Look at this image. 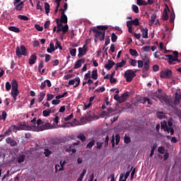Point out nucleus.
Returning a JSON list of instances; mask_svg holds the SVG:
<instances>
[{
	"instance_id": "obj_33",
	"label": "nucleus",
	"mask_w": 181,
	"mask_h": 181,
	"mask_svg": "<svg viewBox=\"0 0 181 181\" xmlns=\"http://www.w3.org/2000/svg\"><path fill=\"white\" fill-rule=\"evenodd\" d=\"M69 125L71 127H74V125H78V121L77 119H74L72 123L71 122H67Z\"/></svg>"
},
{
	"instance_id": "obj_5",
	"label": "nucleus",
	"mask_w": 181,
	"mask_h": 181,
	"mask_svg": "<svg viewBox=\"0 0 181 181\" xmlns=\"http://www.w3.org/2000/svg\"><path fill=\"white\" fill-rule=\"evenodd\" d=\"M172 70L170 69H166V70H163L161 71L160 73V78H172Z\"/></svg>"
},
{
	"instance_id": "obj_24",
	"label": "nucleus",
	"mask_w": 181,
	"mask_h": 181,
	"mask_svg": "<svg viewBox=\"0 0 181 181\" xmlns=\"http://www.w3.org/2000/svg\"><path fill=\"white\" fill-rule=\"evenodd\" d=\"M136 4L139 6H148V3H146L144 0H136Z\"/></svg>"
},
{
	"instance_id": "obj_54",
	"label": "nucleus",
	"mask_w": 181,
	"mask_h": 181,
	"mask_svg": "<svg viewBox=\"0 0 181 181\" xmlns=\"http://www.w3.org/2000/svg\"><path fill=\"white\" fill-rule=\"evenodd\" d=\"M57 28H63V23L60 22V19L57 18L56 19Z\"/></svg>"
},
{
	"instance_id": "obj_40",
	"label": "nucleus",
	"mask_w": 181,
	"mask_h": 181,
	"mask_svg": "<svg viewBox=\"0 0 181 181\" xmlns=\"http://www.w3.org/2000/svg\"><path fill=\"white\" fill-rule=\"evenodd\" d=\"M18 19H21V21H29L28 17L26 16L18 15Z\"/></svg>"
},
{
	"instance_id": "obj_41",
	"label": "nucleus",
	"mask_w": 181,
	"mask_h": 181,
	"mask_svg": "<svg viewBox=\"0 0 181 181\" xmlns=\"http://www.w3.org/2000/svg\"><path fill=\"white\" fill-rule=\"evenodd\" d=\"M147 101H148V98L146 97H144L139 99V103H141V104H146Z\"/></svg>"
},
{
	"instance_id": "obj_62",
	"label": "nucleus",
	"mask_w": 181,
	"mask_h": 181,
	"mask_svg": "<svg viewBox=\"0 0 181 181\" xmlns=\"http://www.w3.org/2000/svg\"><path fill=\"white\" fill-rule=\"evenodd\" d=\"M42 115L44 117H49L50 115V113L48 110H43Z\"/></svg>"
},
{
	"instance_id": "obj_12",
	"label": "nucleus",
	"mask_w": 181,
	"mask_h": 181,
	"mask_svg": "<svg viewBox=\"0 0 181 181\" xmlns=\"http://www.w3.org/2000/svg\"><path fill=\"white\" fill-rule=\"evenodd\" d=\"M165 57L168 58V64L172 65V64H176V63H174L173 62H176V57H175L173 55L170 54H166L165 55Z\"/></svg>"
},
{
	"instance_id": "obj_21",
	"label": "nucleus",
	"mask_w": 181,
	"mask_h": 181,
	"mask_svg": "<svg viewBox=\"0 0 181 181\" xmlns=\"http://www.w3.org/2000/svg\"><path fill=\"white\" fill-rule=\"evenodd\" d=\"M8 30H11V32H14L15 33H19V32H21V29L15 26L8 27Z\"/></svg>"
},
{
	"instance_id": "obj_47",
	"label": "nucleus",
	"mask_w": 181,
	"mask_h": 181,
	"mask_svg": "<svg viewBox=\"0 0 181 181\" xmlns=\"http://www.w3.org/2000/svg\"><path fill=\"white\" fill-rule=\"evenodd\" d=\"M35 28L38 32H43V27L40 26V25L35 24Z\"/></svg>"
},
{
	"instance_id": "obj_1",
	"label": "nucleus",
	"mask_w": 181,
	"mask_h": 181,
	"mask_svg": "<svg viewBox=\"0 0 181 181\" xmlns=\"http://www.w3.org/2000/svg\"><path fill=\"white\" fill-rule=\"evenodd\" d=\"M108 29V25H98L92 29V32L95 33V37H98L100 42L105 39V31Z\"/></svg>"
},
{
	"instance_id": "obj_11",
	"label": "nucleus",
	"mask_w": 181,
	"mask_h": 181,
	"mask_svg": "<svg viewBox=\"0 0 181 181\" xmlns=\"http://www.w3.org/2000/svg\"><path fill=\"white\" fill-rule=\"evenodd\" d=\"M114 66H115V62L112 60L108 59L107 64L105 65V69L107 70H111Z\"/></svg>"
},
{
	"instance_id": "obj_7",
	"label": "nucleus",
	"mask_w": 181,
	"mask_h": 181,
	"mask_svg": "<svg viewBox=\"0 0 181 181\" xmlns=\"http://www.w3.org/2000/svg\"><path fill=\"white\" fill-rule=\"evenodd\" d=\"M69 86H74V88H77V87H78V86H80V78L76 77L74 79L70 80L69 81Z\"/></svg>"
},
{
	"instance_id": "obj_18",
	"label": "nucleus",
	"mask_w": 181,
	"mask_h": 181,
	"mask_svg": "<svg viewBox=\"0 0 181 181\" xmlns=\"http://www.w3.org/2000/svg\"><path fill=\"white\" fill-rule=\"evenodd\" d=\"M148 28H141V31L142 33V37L144 39H148Z\"/></svg>"
},
{
	"instance_id": "obj_35",
	"label": "nucleus",
	"mask_w": 181,
	"mask_h": 181,
	"mask_svg": "<svg viewBox=\"0 0 181 181\" xmlns=\"http://www.w3.org/2000/svg\"><path fill=\"white\" fill-rule=\"evenodd\" d=\"M11 134H12V130L8 128L4 134H2L4 136V138L5 139V136H9V135H11Z\"/></svg>"
},
{
	"instance_id": "obj_43",
	"label": "nucleus",
	"mask_w": 181,
	"mask_h": 181,
	"mask_svg": "<svg viewBox=\"0 0 181 181\" xmlns=\"http://www.w3.org/2000/svg\"><path fill=\"white\" fill-rule=\"evenodd\" d=\"M11 131H13L14 132H16L17 131H19V127L12 124L11 127H10Z\"/></svg>"
},
{
	"instance_id": "obj_52",
	"label": "nucleus",
	"mask_w": 181,
	"mask_h": 181,
	"mask_svg": "<svg viewBox=\"0 0 181 181\" xmlns=\"http://www.w3.org/2000/svg\"><path fill=\"white\" fill-rule=\"evenodd\" d=\"M158 151L161 153V155H163V153H165V147L163 146H160L158 148Z\"/></svg>"
},
{
	"instance_id": "obj_8",
	"label": "nucleus",
	"mask_w": 181,
	"mask_h": 181,
	"mask_svg": "<svg viewBox=\"0 0 181 181\" xmlns=\"http://www.w3.org/2000/svg\"><path fill=\"white\" fill-rule=\"evenodd\" d=\"M86 53H87V47H86V45H84L83 48L82 47L78 48V57L79 59H81V57H83V56L86 55Z\"/></svg>"
},
{
	"instance_id": "obj_2",
	"label": "nucleus",
	"mask_w": 181,
	"mask_h": 181,
	"mask_svg": "<svg viewBox=\"0 0 181 181\" xmlns=\"http://www.w3.org/2000/svg\"><path fill=\"white\" fill-rule=\"evenodd\" d=\"M124 77L127 83H131L134 80V78L136 77V71H134L132 69H128L124 73Z\"/></svg>"
},
{
	"instance_id": "obj_53",
	"label": "nucleus",
	"mask_w": 181,
	"mask_h": 181,
	"mask_svg": "<svg viewBox=\"0 0 181 181\" xmlns=\"http://www.w3.org/2000/svg\"><path fill=\"white\" fill-rule=\"evenodd\" d=\"M132 9L135 13H138L139 12V8L136 5H133Z\"/></svg>"
},
{
	"instance_id": "obj_30",
	"label": "nucleus",
	"mask_w": 181,
	"mask_h": 181,
	"mask_svg": "<svg viewBox=\"0 0 181 181\" xmlns=\"http://www.w3.org/2000/svg\"><path fill=\"white\" fill-rule=\"evenodd\" d=\"M129 53L132 56H134V57H138V51L134 49H129Z\"/></svg>"
},
{
	"instance_id": "obj_50",
	"label": "nucleus",
	"mask_w": 181,
	"mask_h": 181,
	"mask_svg": "<svg viewBox=\"0 0 181 181\" xmlns=\"http://www.w3.org/2000/svg\"><path fill=\"white\" fill-rule=\"evenodd\" d=\"M129 64H131L133 67H136V60L130 59Z\"/></svg>"
},
{
	"instance_id": "obj_17",
	"label": "nucleus",
	"mask_w": 181,
	"mask_h": 181,
	"mask_svg": "<svg viewBox=\"0 0 181 181\" xmlns=\"http://www.w3.org/2000/svg\"><path fill=\"white\" fill-rule=\"evenodd\" d=\"M127 64V61L122 59L121 62H118L115 64V70H118L119 67H124Z\"/></svg>"
},
{
	"instance_id": "obj_16",
	"label": "nucleus",
	"mask_w": 181,
	"mask_h": 181,
	"mask_svg": "<svg viewBox=\"0 0 181 181\" xmlns=\"http://www.w3.org/2000/svg\"><path fill=\"white\" fill-rule=\"evenodd\" d=\"M149 71V60L144 62V66L142 69V73H148Z\"/></svg>"
},
{
	"instance_id": "obj_19",
	"label": "nucleus",
	"mask_w": 181,
	"mask_h": 181,
	"mask_svg": "<svg viewBox=\"0 0 181 181\" xmlns=\"http://www.w3.org/2000/svg\"><path fill=\"white\" fill-rule=\"evenodd\" d=\"M81 63H84V59H80L77 60L74 69H80V67H81Z\"/></svg>"
},
{
	"instance_id": "obj_9",
	"label": "nucleus",
	"mask_w": 181,
	"mask_h": 181,
	"mask_svg": "<svg viewBox=\"0 0 181 181\" xmlns=\"http://www.w3.org/2000/svg\"><path fill=\"white\" fill-rule=\"evenodd\" d=\"M180 100H181V93L179 92V90H177L175 92V95L174 98L175 105H179V104H180Z\"/></svg>"
},
{
	"instance_id": "obj_26",
	"label": "nucleus",
	"mask_w": 181,
	"mask_h": 181,
	"mask_svg": "<svg viewBox=\"0 0 181 181\" xmlns=\"http://www.w3.org/2000/svg\"><path fill=\"white\" fill-rule=\"evenodd\" d=\"M91 78H93V80H97V78H98V72L97 69L92 71Z\"/></svg>"
},
{
	"instance_id": "obj_28",
	"label": "nucleus",
	"mask_w": 181,
	"mask_h": 181,
	"mask_svg": "<svg viewBox=\"0 0 181 181\" xmlns=\"http://www.w3.org/2000/svg\"><path fill=\"white\" fill-rule=\"evenodd\" d=\"M45 9L46 15H49L50 12V4H49V3L47 2L45 3Z\"/></svg>"
},
{
	"instance_id": "obj_57",
	"label": "nucleus",
	"mask_w": 181,
	"mask_h": 181,
	"mask_svg": "<svg viewBox=\"0 0 181 181\" xmlns=\"http://www.w3.org/2000/svg\"><path fill=\"white\" fill-rule=\"evenodd\" d=\"M52 59V56H50V54H45V63H49V62H50Z\"/></svg>"
},
{
	"instance_id": "obj_3",
	"label": "nucleus",
	"mask_w": 181,
	"mask_h": 181,
	"mask_svg": "<svg viewBox=\"0 0 181 181\" xmlns=\"http://www.w3.org/2000/svg\"><path fill=\"white\" fill-rule=\"evenodd\" d=\"M16 54L17 57H22V56H28V52H26V47L25 45H21L16 47Z\"/></svg>"
},
{
	"instance_id": "obj_25",
	"label": "nucleus",
	"mask_w": 181,
	"mask_h": 181,
	"mask_svg": "<svg viewBox=\"0 0 181 181\" xmlns=\"http://www.w3.org/2000/svg\"><path fill=\"white\" fill-rule=\"evenodd\" d=\"M78 139H80L81 142H86V140L87 138L84 136L83 133H80L79 134L77 135Z\"/></svg>"
},
{
	"instance_id": "obj_27",
	"label": "nucleus",
	"mask_w": 181,
	"mask_h": 181,
	"mask_svg": "<svg viewBox=\"0 0 181 181\" xmlns=\"http://www.w3.org/2000/svg\"><path fill=\"white\" fill-rule=\"evenodd\" d=\"M94 145H95V140L91 139L90 141L86 145V148H88V149H91V148H93Z\"/></svg>"
},
{
	"instance_id": "obj_51",
	"label": "nucleus",
	"mask_w": 181,
	"mask_h": 181,
	"mask_svg": "<svg viewBox=\"0 0 181 181\" xmlns=\"http://www.w3.org/2000/svg\"><path fill=\"white\" fill-rule=\"evenodd\" d=\"M132 169H134V166H132L131 168V170L129 171H127V173H125V175L124 174V179L127 180V179H128V177L129 176L130 173H131V170H132Z\"/></svg>"
},
{
	"instance_id": "obj_4",
	"label": "nucleus",
	"mask_w": 181,
	"mask_h": 181,
	"mask_svg": "<svg viewBox=\"0 0 181 181\" xmlns=\"http://www.w3.org/2000/svg\"><path fill=\"white\" fill-rule=\"evenodd\" d=\"M11 95H19V90L18 89V81L16 79H13L11 81Z\"/></svg>"
},
{
	"instance_id": "obj_56",
	"label": "nucleus",
	"mask_w": 181,
	"mask_h": 181,
	"mask_svg": "<svg viewBox=\"0 0 181 181\" xmlns=\"http://www.w3.org/2000/svg\"><path fill=\"white\" fill-rule=\"evenodd\" d=\"M11 88H12V85H11V83L6 82V91H10Z\"/></svg>"
},
{
	"instance_id": "obj_36",
	"label": "nucleus",
	"mask_w": 181,
	"mask_h": 181,
	"mask_svg": "<svg viewBox=\"0 0 181 181\" xmlns=\"http://www.w3.org/2000/svg\"><path fill=\"white\" fill-rule=\"evenodd\" d=\"M70 54L72 57H76V53H77V49L76 48L69 49Z\"/></svg>"
},
{
	"instance_id": "obj_31",
	"label": "nucleus",
	"mask_w": 181,
	"mask_h": 181,
	"mask_svg": "<svg viewBox=\"0 0 181 181\" xmlns=\"http://www.w3.org/2000/svg\"><path fill=\"white\" fill-rule=\"evenodd\" d=\"M156 115L159 119H163L165 118V113L163 112H157Z\"/></svg>"
},
{
	"instance_id": "obj_15",
	"label": "nucleus",
	"mask_w": 181,
	"mask_h": 181,
	"mask_svg": "<svg viewBox=\"0 0 181 181\" xmlns=\"http://www.w3.org/2000/svg\"><path fill=\"white\" fill-rule=\"evenodd\" d=\"M25 159H26V155L20 154L17 157V162H18V163H23V162H25Z\"/></svg>"
},
{
	"instance_id": "obj_20",
	"label": "nucleus",
	"mask_w": 181,
	"mask_h": 181,
	"mask_svg": "<svg viewBox=\"0 0 181 181\" xmlns=\"http://www.w3.org/2000/svg\"><path fill=\"white\" fill-rule=\"evenodd\" d=\"M129 97V95H128V92L124 93L121 96H120V103H124Z\"/></svg>"
},
{
	"instance_id": "obj_32",
	"label": "nucleus",
	"mask_w": 181,
	"mask_h": 181,
	"mask_svg": "<svg viewBox=\"0 0 181 181\" xmlns=\"http://www.w3.org/2000/svg\"><path fill=\"white\" fill-rule=\"evenodd\" d=\"M56 44H55V49H59V50H63V47H62V44L60 42H59L58 40H56Z\"/></svg>"
},
{
	"instance_id": "obj_42",
	"label": "nucleus",
	"mask_w": 181,
	"mask_h": 181,
	"mask_svg": "<svg viewBox=\"0 0 181 181\" xmlns=\"http://www.w3.org/2000/svg\"><path fill=\"white\" fill-rule=\"evenodd\" d=\"M132 25H134V26H139V19L135 18L134 20H132Z\"/></svg>"
},
{
	"instance_id": "obj_10",
	"label": "nucleus",
	"mask_w": 181,
	"mask_h": 181,
	"mask_svg": "<svg viewBox=\"0 0 181 181\" xmlns=\"http://www.w3.org/2000/svg\"><path fill=\"white\" fill-rule=\"evenodd\" d=\"M13 5L15 6L14 9L21 11H22V9H23V6H25V3L23 1H21L18 4L13 3Z\"/></svg>"
},
{
	"instance_id": "obj_39",
	"label": "nucleus",
	"mask_w": 181,
	"mask_h": 181,
	"mask_svg": "<svg viewBox=\"0 0 181 181\" xmlns=\"http://www.w3.org/2000/svg\"><path fill=\"white\" fill-rule=\"evenodd\" d=\"M117 39H118V36L115 35L114 33H112L111 40L113 43L117 42Z\"/></svg>"
},
{
	"instance_id": "obj_45",
	"label": "nucleus",
	"mask_w": 181,
	"mask_h": 181,
	"mask_svg": "<svg viewBox=\"0 0 181 181\" xmlns=\"http://www.w3.org/2000/svg\"><path fill=\"white\" fill-rule=\"evenodd\" d=\"M68 93L65 92L62 95H59L55 97L56 100H60V98H64L67 95Z\"/></svg>"
},
{
	"instance_id": "obj_38",
	"label": "nucleus",
	"mask_w": 181,
	"mask_h": 181,
	"mask_svg": "<svg viewBox=\"0 0 181 181\" xmlns=\"http://www.w3.org/2000/svg\"><path fill=\"white\" fill-rule=\"evenodd\" d=\"M104 91H105V87L102 86V87L98 88L95 90V93H104Z\"/></svg>"
},
{
	"instance_id": "obj_55",
	"label": "nucleus",
	"mask_w": 181,
	"mask_h": 181,
	"mask_svg": "<svg viewBox=\"0 0 181 181\" xmlns=\"http://www.w3.org/2000/svg\"><path fill=\"white\" fill-rule=\"evenodd\" d=\"M54 95L52 94H47V101H52L53 100Z\"/></svg>"
},
{
	"instance_id": "obj_23",
	"label": "nucleus",
	"mask_w": 181,
	"mask_h": 181,
	"mask_svg": "<svg viewBox=\"0 0 181 181\" xmlns=\"http://www.w3.org/2000/svg\"><path fill=\"white\" fill-rule=\"evenodd\" d=\"M162 19L163 21H168L169 19V14H168V10H166V8L163 10Z\"/></svg>"
},
{
	"instance_id": "obj_63",
	"label": "nucleus",
	"mask_w": 181,
	"mask_h": 181,
	"mask_svg": "<svg viewBox=\"0 0 181 181\" xmlns=\"http://www.w3.org/2000/svg\"><path fill=\"white\" fill-rule=\"evenodd\" d=\"M73 117H74V116L73 115V113H71L66 117H64V121H70V119H71V118H73Z\"/></svg>"
},
{
	"instance_id": "obj_59",
	"label": "nucleus",
	"mask_w": 181,
	"mask_h": 181,
	"mask_svg": "<svg viewBox=\"0 0 181 181\" xmlns=\"http://www.w3.org/2000/svg\"><path fill=\"white\" fill-rule=\"evenodd\" d=\"M170 23H173V22H175V14L174 13H170Z\"/></svg>"
},
{
	"instance_id": "obj_48",
	"label": "nucleus",
	"mask_w": 181,
	"mask_h": 181,
	"mask_svg": "<svg viewBox=\"0 0 181 181\" xmlns=\"http://www.w3.org/2000/svg\"><path fill=\"white\" fill-rule=\"evenodd\" d=\"M168 124L166 123V122H164L163 123H161V129H164V131L166 132V130L168 129Z\"/></svg>"
},
{
	"instance_id": "obj_61",
	"label": "nucleus",
	"mask_w": 181,
	"mask_h": 181,
	"mask_svg": "<svg viewBox=\"0 0 181 181\" xmlns=\"http://www.w3.org/2000/svg\"><path fill=\"white\" fill-rule=\"evenodd\" d=\"M52 104L53 105H59V104H60V100L59 99H57V100H53L52 101Z\"/></svg>"
},
{
	"instance_id": "obj_37",
	"label": "nucleus",
	"mask_w": 181,
	"mask_h": 181,
	"mask_svg": "<svg viewBox=\"0 0 181 181\" xmlns=\"http://www.w3.org/2000/svg\"><path fill=\"white\" fill-rule=\"evenodd\" d=\"M44 155L47 157V158H49L50 156V155H52V151L46 148L45 149V151H44Z\"/></svg>"
},
{
	"instance_id": "obj_44",
	"label": "nucleus",
	"mask_w": 181,
	"mask_h": 181,
	"mask_svg": "<svg viewBox=\"0 0 181 181\" xmlns=\"http://www.w3.org/2000/svg\"><path fill=\"white\" fill-rule=\"evenodd\" d=\"M124 144H130V142H131V137L125 135L124 136Z\"/></svg>"
},
{
	"instance_id": "obj_6",
	"label": "nucleus",
	"mask_w": 181,
	"mask_h": 181,
	"mask_svg": "<svg viewBox=\"0 0 181 181\" xmlns=\"http://www.w3.org/2000/svg\"><path fill=\"white\" fill-rule=\"evenodd\" d=\"M121 139V135L119 134H116L115 136L113 134L112 136V139H111V144H112V147L115 148V144L116 145H118L119 144V141Z\"/></svg>"
},
{
	"instance_id": "obj_46",
	"label": "nucleus",
	"mask_w": 181,
	"mask_h": 181,
	"mask_svg": "<svg viewBox=\"0 0 181 181\" xmlns=\"http://www.w3.org/2000/svg\"><path fill=\"white\" fill-rule=\"evenodd\" d=\"M156 20V13H153L151 15V24H150L151 26H152L153 23H155V21Z\"/></svg>"
},
{
	"instance_id": "obj_29",
	"label": "nucleus",
	"mask_w": 181,
	"mask_h": 181,
	"mask_svg": "<svg viewBox=\"0 0 181 181\" xmlns=\"http://www.w3.org/2000/svg\"><path fill=\"white\" fill-rule=\"evenodd\" d=\"M153 97H156V98H158V100H160L161 103H163V101H165V98L160 96V95H158V92L153 93Z\"/></svg>"
},
{
	"instance_id": "obj_34",
	"label": "nucleus",
	"mask_w": 181,
	"mask_h": 181,
	"mask_svg": "<svg viewBox=\"0 0 181 181\" xmlns=\"http://www.w3.org/2000/svg\"><path fill=\"white\" fill-rule=\"evenodd\" d=\"M59 21L61 23H67V16H61Z\"/></svg>"
},
{
	"instance_id": "obj_14",
	"label": "nucleus",
	"mask_w": 181,
	"mask_h": 181,
	"mask_svg": "<svg viewBox=\"0 0 181 181\" xmlns=\"http://www.w3.org/2000/svg\"><path fill=\"white\" fill-rule=\"evenodd\" d=\"M40 130L45 131L46 129H52V124L49 122L45 123L41 127H39Z\"/></svg>"
},
{
	"instance_id": "obj_64",
	"label": "nucleus",
	"mask_w": 181,
	"mask_h": 181,
	"mask_svg": "<svg viewBox=\"0 0 181 181\" xmlns=\"http://www.w3.org/2000/svg\"><path fill=\"white\" fill-rule=\"evenodd\" d=\"M49 26H50V21H47L44 24L45 29H49Z\"/></svg>"
},
{
	"instance_id": "obj_49",
	"label": "nucleus",
	"mask_w": 181,
	"mask_h": 181,
	"mask_svg": "<svg viewBox=\"0 0 181 181\" xmlns=\"http://www.w3.org/2000/svg\"><path fill=\"white\" fill-rule=\"evenodd\" d=\"M168 134L170 133V135H173L175 134V130L172 127H168V129L165 130Z\"/></svg>"
},
{
	"instance_id": "obj_60",
	"label": "nucleus",
	"mask_w": 181,
	"mask_h": 181,
	"mask_svg": "<svg viewBox=\"0 0 181 181\" xmlns=\"http://www.w3.org/2000/svg\"><path fill=\"white\" fill-rule=\"evenodd\" d=\"M168 125L170 128L173 126V119L170 118L168 120Z\"/></svg>"
},
{
	"instance_id": "obj_13",
	"label": "nucleus",
	"mask_w": 181,
	"mask_h": 181,
	"mask_svg": "<svg viewBox=\"0 0 181 181\" xmlns=\"http://www.w3.org/2000/svg\"><path fill=\"white\" fill-rule=\"evenodd\" d=\"M36 60H37V57L36 56V54H32L29 58L28 63L32 66L33 64H35V63H36Z\"/></svg>"
},
{
	"instance_id": "obj_58",
	"label": "nucleus",
	"mask_w": 181,
	"mask_h": 181,
	"mask_svg": "<svg viewBox=\"0 0 181 181\" xmlns=\"http://www.w3.org/2000/svg\"><path fill=\"white\" fill-rule=\"evenodd\" d=\"M36 8H37V9H40V11H41V12H43V8H42V6H40V1H38L37 2Z\"/></svg>"
},
{
	"instance_id": "obj_22",
	"label": "nucleus",
	"mask_w": 181,
	"mask_h": 181,
	"mask_svg": "<svg viewBox=\"0 0 181 181\" xmlns=\"http://www.w3.org/2000/svg\"><path fill=\"white\" fill-rule=\"evenodd\" d=\"M45 97H46V93L44 92H40L38 95V103H42L43 100H45Z\"/></svg>"
}]
</instances>
